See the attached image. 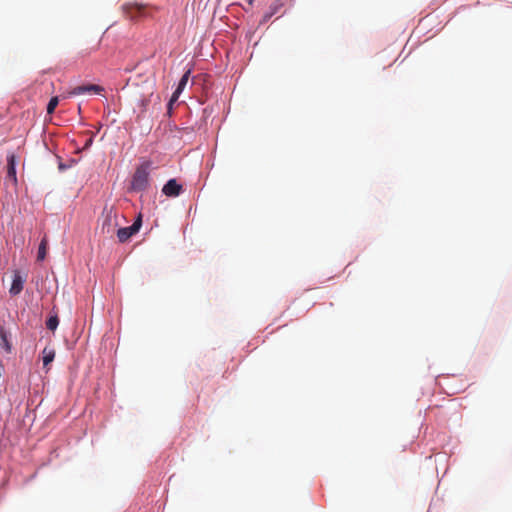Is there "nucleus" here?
I'll return each mask as SVG.
<instances>
[{
  "label": "nucleus",
  "mask_w": 512,
  "mask_h": 512,
  "mask_svg": "<svg viewBox=\"0 0 512 512\" xmlns=\"http://www.w3.org/2000/svg\"><path fill=\"white\" fill-rule=\"evenodd\" d=\"M58 103H59L58 97L57 96L52 97L47 105V113L52 114L55 111Z\"/></svg>",
  "instance_id": "nucleus-12"
},
{
  "label": "nucleus",
  "mask_w": 512,
  "mask_h": 512,
  "mask_svg": "<svg viewBox=\"0 0 512 512\" xmlns=\"http://www.w3.org/2000/svg\"><path fill=\"white\" fill-rule=\"evenodd\" d=\"M274 14H275L274 11H270V12L266 13L263 16V21H268Z\"/></svg>",
  "instance_id": "nucleus-15"
},
{
  "label": "nucleus",
  "mask_w": 512,
  "mask_h": 512,
  "mask_svg": "<svg viewBox=\"0 0 512 512\" xmlns=\"http://www.w3.org/2000/svg\"><path fill=\"white\" fill-rule=\"evenodd\" d=\"M47 239L46 238H43L39 244V248H38V254H37V259L39 261H42L45 259L46 257V253H47Z\"/></svg>",
  "instance_id": "nucleus-10"
},
{
  "label": "nucleus",
  "mask_w": 512,
  "mask_h": 512,
  "mask_svg": "<svg viewBox=\"0 0 512 512\" xmlns=\"http://www.w3.org/2000/svg\"><path fill=\"white\" fill-rule=\"evenodd\" d=\"M277 8H278V5L271 6L270 11H274V13H276Z\"/></svg>",
  "instance_id": "nucleus-17"
},
{
  "label": "nucleus",
  "mask_w": 512,
  "mask_h": 512,
  "mask_svg": "<svg viewBox=\"0 0 512 512\" xmlns=\"http://www.w3.org/2000/svg\"><path fill=\"white\" fill-rule=\"evenodd\" d=\"M250 5L254 2V0H246Z\"/></svg>",
  "instance_id": "nucleus-18"
},
{
  "label": "nucleus",
  "mask_w": 512,
  "mask_h": 512,
  "mask_svg": "<svg viewBox=\"0 0 512 512\" xmlns=\"http://www.w3.org/2000/svg\"><path fill=\"white\" fill-rule=\"evenodd\" d=\"M24 283L25 278L20 274V272L15 271L13 274V281L9 289V293L13 296L20 294L23 290Z\"/></svg>",
  "instance_id": "nucleus-7"
},
{
  "label": "nucleus",
  "mask_w": 512,
  "mask_h": 512,
  "mask_svg": "<svg viewBox=\"0 0 512 512\" xmlns=\"http://www.w3.org/2000/svg\"><path fill=\"white\" fill-rule=\"evenodd\" d=\"M55 358V350L53 348L45 347L42 351V359H43V367L46 369V371L49 370L48 365L54 360Z\"/></svg>",
  "instance_id": "nucleus-8"
},
{
  "label": "nucleus",
  "mask_w": 512,
  "mask_h": 512,
  "mask_svg": "<svg viewBox=\"0 0 512 512\" xmlns=\"http://www.w3.org/2000/svg\"><path fill=\"white\" fill-rule=\"evenodd\" d=\"M274 14H275L274 11H270V12L266 13L263 16V21H268Z\"/></svg>",
  "instance_id": "nucleus-16"
},
{
  "label": "nucleus",
  "mask_w": 512,
  "mask_h": 512,
  "mask_svg": "<svg viewBox=\"0 0 512 512\" xmlns=\"http://www.w3.org/2000/svg\"><path fill=\"white\" fill-rule=\"evenodd\" d=\"M8 175L16 178V171L14 167V156H11L8 160Z\"/></svg>",
  "instance_id": "nucleus-13"
},
{
  "label": "nucleus",
  "mask_w": 512,
  "mask_h": 512,
  "mask_svg": "<svg viewBox=\"0 0 512 512\" xmlns=\"http://www.w3.org/2000/svg\"><path fill=\"white\" fill-rule=\"evenodd\" d=\"M181 191L182 185L178 184L175 179L168 180L162 188L163 194L168 197H177L180 195Z\"/></svg>",
  "instance_id": "nucleus-5"
},
{
  "label": "nucleus",
  "mask_w": 512,
  "mask_h": 512,
  "mask_svg": "<svg viewBox=\"0 0 512 512\" xmlns=\"http://www.w3.org/2000/svg\"><path fill=\"white\" fill-rule=\"evenodd\" d=\"M141 225H142V218H141V215H139L131 226L118 229L117 238H118L119 242L120 243L127 242L133 235H135L140 230Z\"/></svg>",
  "instance_id": "nucleus-3"
},
{
  "label": "nucleus",
  "mask_w": 512,
  "mask_h": 512,
  "mask_svg": "<svg viewBox=\"0 0 512 512\" xmlns=\"http://www.w3.org/2000/svg\"><path fill=\"white\" fill-rule=\"evenodd\" d=\"M151 162L145 161L140 164L131 179L130 190L134 192L146 191L150 186Z\"/></svg>",
  "instance_id": "nucleus-1"
},
{
  "label": "nucleus",
  "mask_w": 512,
  "mask_h": 512,
  "mask_svg": "<svg viewBox=\"0 0 512 512\" xmlns=\"http://www.w3.org/2000/svg\"><path fill=\"white\" fill-rule=\"evenodd\" d=\"M0 346L7 353H10L12 350L11 344L7 337V333L3 327H0Z\"/></svg>",
  "instance_id": "nucleus-9"
},
{
  "label": "nucleus",
  "mask_w": 512,
  "mask_h": 512,
  "mask_svg": "<svg viewBox=\"0 0 512 512\" xmlns=\"http://www.w3.org/2000/svg\"><path fill=\"white\" fill-rule=\"evenodd\" d=\"M58 324H59V319H58L57 315L50 316L48 318V320L46 321V327L51 331H54L57 328Z\"/></svg>",
  "instance_id": "nucleus-11"
},
{
  "label": "nucleus",
  "mask_w": 512,
  "mask_h": 512,
  "mask_svg": "<svg viewBox=\"0 0 512 512\" xmlns=\"http://www.w3.org/2000/svg\"><path fill=\"white\" fill-rule=\"evenodd\" d=\"M274 14H275L274 11H270V12L266 13L263 16V21H268Z\"/></svg>",
  "instance_id": "nucleus-14"
},
{
  "label": "nucleus",
  "mask_w": 512,
  "mask_h": 512,
  "mask_svg": "<svg viewBox=\"0 0 512 512\" xmlns=\"http://www.w3.org/2000/svg\"><path fill=\"white\" fill-rule=\"evenodd\" d=\"M102 91H104L102 86L96 84H88L74 87L71 91H69V95L76 96L84 93L100 94Z\"/></svg>",
  "instance_id": "nucleus-4"
},
{
  "label": "nucleus",
  "mask_w": 512,
  "mask_h": 512,
  "mask_svg": "<svg viewBox=\"0 0 512 512\" xmlns=\"http://www.w3.org/2000/svg\"><path fill=\"white\" fill-rule=\"evenodd\" d=\"M190 74H191V70H187L183 76L181 77L179 83H178V86L176 88V90L173 92L171 98H170V101H169V106H172V104L178 100L180 94L182 93V91L184 90L185 86L187 85L188 83V80H189V77H190Z\"/></svg>",
  "instance_id": "nucleus-6"
},
{
  "label": "nucleus",
  "mask_w": 512,
  "mask_h": 512,
  "mask_svg": "<svg viewBox=\"0 0 512 512\" xmlns=\"http://www.w3.org/2000/svg\"><path fill=\"white\" fill-rule=\"evenodd\" d=\"M122 11L125 17L132 21L148 16L147 7L138 3H126L122 6Z\"/></svg>",
  "instance_id": "nucleus-2"
}]
</instances>
